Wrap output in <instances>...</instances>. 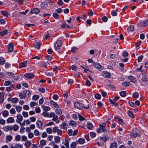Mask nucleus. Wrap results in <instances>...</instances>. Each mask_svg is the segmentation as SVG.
<instances>
[{"label": "nucleus", "mask_w": 148, "mask_h": 148, "mask_svg": "<svg viewBox=\"0 0 148 148\" xmlns=\"http://www.w3.org/2000/svg\"><path fill=\"white\" fill-rule=\"evenodd\" d=\"M106 123H103L99 125V127L97 129V132L98 133L104 132V134L106 133H107L108 132H109L108 131L106 127Z\"/></svg>", "instance_id": "nucleus-1"}, {"label": "nucleus", "mask_w": 148, "mask_h": 148, "mask_svg": "<svg viewBox=\"0 0 148 148\" xmlns=\"http://www.w3.org/2000/svg\"><path fill=\"white\" fill-rule=\"evenodd\" d=\"M74 106L75 108L80 110L82 109L83 107H84L86 109H88L89 108L88 106H87L86 107H84L83 104L77 102L75 103H74Z\"/></svg>", "instance_id": "nucleus-2"}, {"label": "nucleus", "mask_w": 148, "mask_h": 148, "mask_svg": "<svg viewBox=\"0 0 148 148\" xmlns=\"http://www.w3.org/2000/svg\"><path fill=\"white\" fill-rule=\"evenodd\" d=\"M53 133H57V135L59 136L61 135L62 134V130L59 129L57 127H53Z\"/></svg>", "instance_id": "nucleus-3"}, {"label": "nucleus", "mask_w": 148, "mask_h": 148, "mask_svg": "<svg viewBox=\"0 0 148 148\" xmlns=\"http://www.w3.org/2000/svg\"><path fill=\"white\" fill-rule=\"evenodd\" d=\"M110 136V132H108L106 134H105L104 137H101L100 140L103 142H105L109 139Z\"/></svg>", "instance_id": "nucleus-4"}, {"label": "nucleus", "mask_w": 148, "mask_h": 148, "mask_svg": "<svg viewBox=\"0 0 148 148\" xmlns=\"http://www.w3.org/2000/svg\"><path fill=\"white\" fill-rule=\"evenodd\" d=\"M148 25V20L142 21L139 22L138 25L140 27H145Z\"/></svg>", "instance_id": "nucleus-5"}, {"label": "nucleus", "mask_w": 148, "mask_h": 148, "mask_svg": "<svg viewBox=\"0 0 148 148\" xmlns=\"http://www.w3.org/2000/svg\"><path fill=\"white\" fill-rule=\"evenodd\" d=\"M62 43V41L60 40H58L54 45L55 48L58 50L59 49Z\"/></svg>", "instance_id": "nucleus-6"}, {"label": "nucleus", "mask_w": 148, "mask_h": 148, "mask_svg": "<svg viewBox=\"0 0 148 148\" xmlns=\"http://www.w3.org/2000/svg\"><path fill=\"white\" fill-rule=\"evenodd\" d=\"M17 119L16 121L18 123H20L23 120V118L21 114H18L16 116Z\"/></svg>", "instance_id": "nucleus-7"}, {"label": "nucleus", "mask_w": 148, "mask_h": 148, "mask_svg": "<svg viewBox=\"0 0 148 148\" xmlns=\"http://www.w3.org/2000/svg\"><path fill=\"white\" fill-rule=\"evenodd\" d=\"M93 64V66L96 69H98L100 70H102L103 69V67L100 65L99 63L94 62Z\"/></svg>", "instance_id": "nucleus-8"}, {"label": "nucleus", "mask_w": 148, "mask_h": 148, "mask_svg": "<svg viewBox=\"0 0 148 148\" xmlns=\"http://www.w3.org/2000/svg\"><path fill=\"white\" fill-rule=\"evenodd\" d=\"M24 76L27 78L31 79L34 77V75L32 73H27L25 74Z\"/></svg>", "instance_id": "nucleus-9"}, {"label": "nucleus", "mask_w": 148, "mask_h": 148, "mask_svg": "<svg viewBox=\"0 0 148 148\" xmlns=\"http://www.w3.org/2000/svg\"><path fill=\"white\" fill-rule=\"evenodd\" d=\"M128 79L130 80V82L135 84L137 82V81L136 77L133 76H130L128 77Z\"/></svg>", "instance_id": "nucleus-10"}, {"label": "nucleus", "mask_w": 148, "mask_h": 148, "mask_svg": "<svg viewBox=\"0 0 148 148\" xmlns=\"http://www.w3.org/2000/svg\"><path fill=\"white\" fill-rule=\"evenodd\" d=\"M102 75L105 77H109L110 76V73L108 72L105 71H103L102 74Z\"/></svg>", "instance_id": "nucleus-11"}, {"label": "nucleus", "mask_w": 148, "mask_h": 148, "mask_svg": "<svg viewBox=\"0 0 148 148\" xmlns=\"http://www.w3.org/2000/svg\"><path fill=\"white\" fill-rule=\"evenodd\" d=\"M13 44L10 43L8 46V51L9 52H12L14 50Z\"/></svg>", "instance_id": "nucleus-12"}, {"label": "nucleus", "mask_w": 148, "mask_h": 148, "mask_svg": "<svg viewBox=\"0 0 148 148\" xmlns=\"http://www.w3.org/2000/svg\"><path fill=\"white\" fill-rule=\"evenodd\" d=\"M114 119L119 124L121 125L124 124L123 120L121 118L117 117H115Z\"/></svg>", "instance_id": "nucleus-13"}, {"label": "nucleus", "mask_w": 148, "mask_h": 148, "mask_svg": "<svg viewBox=\"0 0 148 148\" xmlns=\"http://www.w3.org/2000/svg\"><path fill=\"white\" fill-rule=\"evenodd\" d=\"M12 126L11 125H8L4 127L3 129L5 131L8 132V131L12 130Z\"/></svg>", "instance_id": "nucleus-14"}, {"label": "nucleus", "mask_w": 148, "mask_h": 148, "mask_svg": "<svg viewBox=\"0 0 148 148\" xmlns=\"http://www.w3.org/2000/svg\"><path fill=\"white\" fill-rule=\"evenodd\" d=\"M68 126L67 124L64 122H63L60 125L61 128L63 129H67Z\"/></svg>", "instance_id": "nucleus-15"}, {"label": "nucleus", "mask_w": 148, "mask_h": 148, "mask_svg": "<svg viewBox=\"0 0 148 148\" xmlns=\"http://www.w3.org/2000/svg\"><path fill=\"white\" fill-rule=\"evenodd\" d=\"M70 140V139L67 138H66L65 139V143L64 145L66 148H69V143Z\"/></svg>", "instance_id": "nucleus-16"}, {"label": "nucleus", "mask_w": 148, "mask_h": 148, "mask_svg": "<svg viewBox=\"0 0 148 148\" xmlns=\"http://www.w3.org/2000/svg\"><path fill=\"white\" fill-rule=\"evenodd\" d=\"M77 144H83L85 143V140L83 138H79L76 141Z\"/></svg>", "instance_id": "nucleus-17"}, {"label": "nucleus", "mask_w": 148, "mask_h": 148, "mask_svg": "<svg viewBox=\"0 0 148 148\" xmlns=\"http://www.w3.org/2000/svg\"><path fill=\"white\" fill-rule=\"evenodd\" d=\"M23 94L25 95V97H29L31 95V93L29 90H25L23 91Z\"/></svg>", "instance_id": "nucleus-18"}, {"label": "nucleus", "mask_w": 148, "mask_h": 148, "mask_svg": "<svg viewBox=\"0 0 148 148\" xmlns=\"http://www.w3.org/2000/svg\"><path fill=\"white\" fill-rule=\"evenodd\" d=\"M15 121L14 118L12 117H9L7 120V122L8 123H13Z\"/></svg>", "instance_id": "nucleus-19"}, {"label": "nucleus", "mask_w": 148, "mask_h": 148, "mask_svg": "<svg viewBox=\"0 0 148 148\" xmlns=\"http://www.w3.org/2000/svg\"><path fill=\"white\" fill-rule=\"evenodd\" d=\"M69 125H71L73 127H75L77 125V124L75 121L72 120L70 121L69 123Z\"/></svg>", "instance_id": "nucleus-20"}, {"label": "nucleus", "mask_w": 148, "mask_h": 148, "mask_svg": "<svg viewBox=\"0 0 148 148\" xmlns=\"http://www.w3.org/2000/svg\"><path fill=\"white\" fill-rule=\"evenodd\" d=\"M140 135V134L139 132L138 133L133 132L130 134V136L133 138H135L137 137H138Z\"/></svg>", "instance_id": "nucleus-21"}, {"label": "nucleus", "mask_w": 148, "mask_h": 148, "mask_svg": "<svg viewBox=\"0 0 148 148\" xmlns=\"http://www.w3.org/2000/svg\"><path fill=\"white\" fill-rule=\"evenodd\" d=\"M40 10L37 8L34 9L30 11V12L32 14L33 13L38 14Z\"/></svg>", "instance_id": "nucleus-22"}, {"label": "nucleus", "mask_w": 148, "mask_h": 148, "mask_svg": "<svg viewBox=\"0 0 148 148\" xmlns=\"http://www.w3.org/2000/svg\"><path fill=\"white\" fill-rule=\"evenodd\" d=\"M27 62L25 61L21 63L19 65V68H21L23 67H25L27 65Z\"/></svg>", "instance_id": "nucleus-23"}, {"label": "nucleus", "mask_w": 148, "mask_h": 148, "mask_svg": "<svg viewBox=\"0 0 148 148\" xmlns=\"http://www.w3.org/2000/svg\"><path fill=\"white\" fill-rule=\"evenodd\" d=\"M134 28L133 25H131L129 26L127 28V31L128 32H131L134 31Z\"/></svg>", "instance_id": "nucleus-24"}, {"label": "nucleus", "mask_w": 148, "mask_h": 148, "mask_svg": "<svg viewBox=\"0 0 148 148\" xmlns=\"http://www.w3.org/2000/svg\"><path fill=\"white\" fill-rule=\"evenodd\" d=\"M46 143V142L45 140H42L40 141V145L39 147L42 148L43 146L45 145Z\"/></svg>", "instance_id": "nucleus-25"}, {"label": "nucleus", "mask_w": 148, "mask_h": 148, "mask_svg": "<svg viewBox=\"0 0 148 148\" xmlns=\"http://www.w3.org/2000/svg\"><path fill=\"white\" fill-rule=\"evenodd\" d=\"M42 44V42H37L36 43L34 44V47H35V48L38 49H39L40 48V47L41 45Z\"/></svg>", "instance_id": "nucleus-26"}, {"label": "nucleus", "mask_w": 148, "mask_h": 148, "mask_svg": "<svg viewBox=\"0 0 148 148\" xmlns=\"http://www.w3.org/2000/svg\"><path fill=\"white\" fill-rule=\"evenodd\" d=\"M50 103L55 108H59V106L56 102L53 101V100H51L50 101Z\"/></svg>", "instance_id": "nucleus-27"}, {"label": "nucleus", "mask_w": 148, "mask_h": 148, "mask_svg": "<svg viewBox=\"0 0 148 148\" xmlns=\"http://www.w3.org/2000/svg\"><path fill=\"white\" fill-rule=\"evenodd\" d=\"M9 114V112L7 110H4L2 112V115L4 117H7Z\"/></svg>", "instance_id": "nucleus-28"}, {"label": "nucleus", "mask_w": 148, "mask_h": 148, "mask_svg": "<svg viewBox=\"0 0 148 148\" xmlns=\"http://www.w3.org/2000/svg\"><path fill=\"white\" fill-rule=\"evenodd\" d=\"M109 100L111 104L114 105L115 106H117L118 105V103L114 99H109Z\"/></svg>", "instance_id": "nucleus-29"}, {"label": "nucleus", "mask_w": 148, "mask_h": 148, "mask_svg": "<svg viewBox=\"0 0 148 148\" xmlns=\"http://www.w3.org/2000/svg\"><path fill=\"white\" fill-rule=\"evenodd\" d=\"M12 130H13L14 131H16L18 130L19 127L17 125H14L13 126H12Z\"/></svg>", "instance_id": "nucleus-30"}, {"label": "nucleus", "mask_w": 148, "mask_h": 148, "mask_svg": "<svg viewBox=\"0 0 148 148\" xmlns=\"http://www.w3.org/2000/svg\"><path fill=\"white\" fill-rule=\"evenodd\" d=\"M4 100V94L3 92L0 93V103H2Z\"/></svg>", "instance_id": "nucleus-31"}, {"label": "nucleus", "mask_w": 148, "mask_h": 148, "mask_svg": "<svg viewBox=\"0 0 148 148\" xmlns=\"http://www.w3.org/2000/svg\"><path fill=\"white\" fill-rule=\"evenodd\" d=\"M12 138V136L10 135L7 136H6V142H10Z\"/></svg>", "instance_id": "nucleus-32"}, {"label": "nucleus", "mask_w": 148, "mask_h": 148, "mask_svg": "<svg viewBox=\"0 0 148 148\" xmlns=\"http://www.w3.org/2000/svg\"><path fill=\"white\" fill-rule=\"evenodd\" d=\"M36 124L39 128H41L42 126L43 123L40 121L38 120L36 122Z\"/></svg>", "instance_id": "nucleus-33"}, {"label": "nucleus", "mask_w": 148, "mask_h": 148, "mask_svg": "<svg viewBox=\"0 0 148 148\" xmlns=\"http://www.w3.org/2000/svg\"><path fill=\"white\" fill-rule=\"evenodd\" d=\"M13 88V84H11L10 85V86L7 87L6 88V90L7 91H10L12 90Z\"/></svg>", "instance_id": "nucleus-34"}, {"label": "nucleus", "mask_w": 148, "mask_h": 148, "mask_svg": "<svg viewBox=\"0 0 148 148\" xmlns=\"http://www.w3.org/2000/svg\"><path fill=\"white\" fill-rule=\"evenodd\" d=\"M117 144L116 143H113L110 145V148H117Z\"/></svg>", "instance_id": "nucleus-35"}, {"label": "nucleus", "mask_w": 148, "mask_h": 148, "mask_svg": "<svg viewBox=\"0 0 148 148\" xmlns=\"http://www.w3.org/2000/svg\"><path fill=\"white\" fill-rule=\"evenodd\" d=\"M40 6L42 8L44 9L47 6V4L46 2H43L41 4Z\"/></svg>", "instance_id": "nucleus-36"}, {"label": "nucleus", "mask_w": 148, "mask_h": 148, "mask_svg": "<svg viewBox=\"0 0 148 148\" xmlns=\"http://www.w3.org/2000/svg\"><path fill=\"white\" fill-rule=\"evenodd\" d=\"M42 107L43 108V110L44 111H45V112H46L47 111H49L50 110V108L49 106H42Z\"/></svg>", "instance_id": "nucleus-37"}, {"label": "nucleus", "mask_w": 148, "mask_h": 148, "mask_svg": "<svg viewBox=\"0 0 148 148\" xmlns=\"http://www.w3.org/2000/svg\"><path fill=\"white\" fill-rule=\"evenodd\" d=\"M38 105L37 103L35 101H32L30 104V106L31 108H33L34 106Z\"/></svg>", "instance_id": "nucleus-38"}, {"label": "nucleus", "mask_w": 148, "mask_h": 148, "mask_svg": "<svg viewBox=\"0 0 148 148\" xmlns=\"http://www.w3.org/2000/svg\"><path fill=\"white\" fill-rule=\"evenodd\" d=\"M127 113L129 117L132 118H134V116L133 115V113L132 112L129 111L127 112Z\"/></svg>", "instance_id": "nucleus-39"}, {"label": "nucleus", "mask_w": 148, "mask_h": 148, "mask_svg": "<svg viewBox=\"0 0 148 148\" xmlns=\"http://www.w3.org/2000/svg\"><path fill=\"white\" fill-rule=\"evenodd\" d=\"M7 31L6 29H5L4 30H3L0 32V34L1 36H3L7 34Z\"/></svg>", "instance_id": "nucleus-40"}, {"label": "nucleus", "mask_w": 148, "mask_h": 148, "mask_svg": "<svg viewBox=\"0 0 148 148\" xmlns=\"http://www.w3.org/2000/svg\"><path fill=\"white\" fill-rule=\"evenodd\" d=\"M55 142L57 143H59L60 142V138L58 136H56L54 138Z\"/></svg>", "instance_id": "nucleus-41"}, {"label": "nucleus", "mask_w": 148, "mask_h": 148, "mask_svg": "<svg viewBox=\"0 0 148 148\" xmlns=\"http://www.w3.org/2000/svg\"><path fill=\"white\" fill-rule=\"evenodd\" d=\"M139 94L138 92H135L133 93L132 94V97L134 98H136L138 97Z\"/></svg>", "instance_id": "nucleus-42"}, {"label": "nucleus", "mask_w": 148, "mask_h": 148, "mask_svg": "<svg viewBox=\"0 0 148 148\" xmlns=\"http://www.w3.org/2000/svg\"><path fill=\"white\" fill-rule=\"evenodd\" d=\"M120 95L123 97H125L126 95V92L125 91H122L120 92Z\"/></svg>", "instance_id": "nucleus-43"}, {"label": "nucleus", "mask_w": 148, "mask_h": 148, "mask_svg": "<svg viewBox=\"0 0 148 148\" xmlns=\"http://www.w3.org/2000/svg\"><path fill=\"white\" fill-rule=\"evenodd\" d=\"M31 144V141H27L25 144V145L26 147H28L30 146Z\"/></svg>", "instance_id": "nucleus-44"}, {"label": "nucleus", "mask_w": 148, "mask_h": 148, "mask_svg": "<svg viewBox=\"0 0 148 148\" xmlns=\"http://www.w3.org/2000/svg\"><path fill=\"white\" fill-rule=\"evenodd\" d=\"M87 126V128L89 130H91L93 127V125L91 123H88Z\"/></svg>", "instance_id": "nucleus-45"}, {"label": "nucleus", "mask_w": 148, "mask_h": 148, "mask_svg": "<svg viewBox=\"0 0 148 148\" xmlns=\"http://www.w3.org/2000/svg\"><path fill=\"white\" fill-rule=\"evenodd\" d=\"M1 13L3 15L7 17L10 15L6 11H2Z\"/></svg>", "instance_id": "nucleus-46"}, {"label": "nucleus", "mask_w": 148, "mask_h": 148, "mask_svg": "<svg viewBox=\"0 0 148 148\" xmlns=\"http://www.w3.org/2000/svg\"><path fill=\"white\" fill-rule=\"evenodd\" d=\"M56 113L58 115L61 114H62V112L61 110L58 108L56 110Z\"/></svg>", "instance_id": "nucleus-47"}, {"label": "nucleus", "mask_w": 148, "mask_h": 148, "mask_svg": "<svg viewBox=\"0 0 148 148\" xmlns=\"http://www.w3.org/2000/svg\"><path fill=\"white\" fill-rule=\"evenodd\" d=\"M11 101L13 103H16L18 102V100L17 98H14L12 99Z\"/></svg>", "instance_id": "nucleus-48"}, {"label": "nucleus", "mask_w": 148, "mask_h": 148, "mask_svg": "<svg viewBox=\"0 0 148 148\" xmlns=\"http://www.w3.org/2000/svg\"><path fill=\"white\" fill-rule=\"evenodd\" d=\"M46 132L48 134H51L53 132V129L51 128H48L46 129Z\"/></svg>", "instance_id": "nucleus-49"}, {"label": "nucleus", "mask_w": 148, "mask_h": 148, "mask_svg": "<svg viewBox=\"0 0 148 148\" xmlns=\"http://www.w3.org/2000/svg\"><path fill=\"white\" fill-rule=\"evenodd\" d=\"M22 107L20 106H16V109L17 112H20L22 110Z\"/></svg>", "instance_id": "nucleus-50"}, {"label": "nucleus", "mask_w": 148, "mask_h": 148, "mask_svg": "<svg viewBox=\"0 0 148 148\" xmlns=\"http://www.w3.org/2000/svg\"><path fill=\"white\" fill-rule=\"evenodd\" d=\"M5 62V61L3 58L2 57H0V64L1 65L3 64Z\"/></svg>", "instance_id": "nucleus-51"}, {"label": "nucleus", "mask_w": 148, "mask_h": 148, "mask_svg": "<svg viewBox=\"0 0 148 148\" xmlns=\"http://www.w3.org/2000/svg\"><path fill=\"white\" fill-rule=\"evenodd\" d=\"M42 115L45 117H49V115L48 113L46 112H43L42 114Z\"/></svg>", "instance_id": "nucleus-52"}, {"label": "nucleus", "mask_w": 148, "mask_h": 148, "mask_svg": "<svg viewBox=\"0 0 148 148\" xmlns=\"http://www.w3.org/2000/svg\"><path fill=\"white\" fill-rule=\"evenodd\" d=\"M21 138V136L19 135H17L15 137V140L17 141H19L20 140Z\"/></svg>", "instance_id": "nucleus-53"}, {"label": "nucleus", "mask_w": 148, "mask_h": 148, "mask_svg": "<svg viewBox=\"0 0 148 148\" xmlns=\"http://www.w3.org/2000/svg\"><path fill=\"white\" fill-rule=\"evenodd\" d=\"M53 16L56 19H58L59 18V15L56 13H54L53 14Z\"/></svg>", "instance_id": "nucleus-54"}, {"label": "nucleus", "mask_w": 148, "mask_h": 148, "mask_svg": "<svg viewBox=\"0 0 148 148\" xmlns=\"http://www.w3.org/2000/svg\"><path fill=\"white\" fill-rule=\"evenodd\" d=\"M76 142H73L71 145V148H75L76 146Z\"/></svg>", "instance_id": "nucleus-55"}, {"label": "nucleus", "mask_w": 148, "mask_h": 148, "mask_svg": "<svg viewBox=\"0 0 148 148\" xmlns=\"http://www.w3.org/2000/svg\"><path fill=\"white\" fill-rule=\"evenodd\" d=\"M10 113L11 114H15L16 113V111L15 109L13 108H12L10 110Z\"/></svg>", "instance_id": "nucleus-56"}, {"label": "nucleus", "mask_w": 148, "mask_h": 148, "mask_svg": "<svg viewBox=\"0 0 148 148\" xmlns=\"http://www.w3.org/2000/svg\"><path fill=\"white\" fill-rule=\"evenodd\" d=\"M73 130L71 129L67 131L68 134L69 136H73Z\"/></svg>", "instance_id": "nucleus-57"}, {"label": "nucleus", "mask_w": 148, "mask_h": 148, "mask_svg": "<svg viewBox=\"0 0 148 148\" xmlns=\"http://www.w3.org/2000/svg\"><path fill=\"white\" fill-rule=\"evenodd\" d=\"M39 98V97L38 95H35L33 96L32 99L34 100H37Z\"/></svg>", "instance_id": "nucleus-58"}, {"label": "nucleus", "mask_w": 148, "mask_h": 148, "mask_svg": "<svg viewBox=\"0 0 148 148\" xmlns=\"http://www.w3.org/2000/svg\"><path fill=\"white\" fill-rule=\"evenodd\" d=\"M22 114L24 117H27L28 116V113L26 112H22Z\"/></svg>", "instance_id": "nucleus-59"}, {"label": "nucleus", "mask_w": 148, "mask_h": 148, "mask_svg": "<svg viewBox=\"0 0 148 148\" xmlns=\"http://www.w3.org/2000/svg\"><path fill=\"white\" fill-rule=\"evenodd\" d=\"M39 132L37 129L35 130L34 131V133L36 136H38L39 134Z\"/></svg>", "instance_id": "nucleus-60"}, {"label": "nucleus", "mask_w": 148, "mask_h": 148, "mask_svg": "<svg viewBox=\"0 0 148 148\" xmlns=\"http://www.w3.org/2000/svg\"><path fill=\"white\" fill-rule=\"evenodd\" d=\"M130 83L128 82H125L122 83V85L124 86H129Z\"/></svg>", "instance_id": "nucleus-61"}, {"label": "nucleus", "mask_w": 148, "mask_h": 148, "mask_svg": "<svg viewBox=\"0 0 148 148\" xmlns=\"http://www.w3.org/2000/svg\"><path fill=\"white\" fill-rule=\"evenodd\" d=\"M71 51L73 52H75L77 51V48L75 47H73L71 48Z\"/></svg>", "instance_id": "nucleus-62"}, {"label": "nucleus", "mask_w": 148, "mask_h": 148, "mask_svg": "<svg viewBox=\"0 0 148 148\" xmlns=\"http://www.w3.org/2000/svg\"><path fill=\"white\" fill-rule=\"evenodd\" d=\"M19 96V97L21 99H24L25 97V95H24L23 93V94L22 93H20Z\"/></svg>", "instance_id": "nucleus-63"}, {"label": "nucleus", "mask_w": 148, "mask_h": 148, "mask_svg": "<svg viewBox=\"0 0 148 148\" xmlns=\"http://www.w3.org/2000/svg\"><path fill=\"white\" fill-rule=\"evenodd\" d=\"M117 10H113L111 12V14L113 16H116L117 15Z\"/></svg>", "instance_id": "nucleus-64"}]
</instances>
